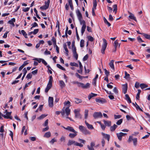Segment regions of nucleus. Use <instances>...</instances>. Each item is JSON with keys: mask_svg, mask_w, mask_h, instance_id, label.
Instances as JSON below:
<instances>
[{"mask_svg": "<svg viewBox=\"0 0 150 150\" xmlns=\"http://www.w3.org/2000/svg\"><path fill=\"white\" fill-rule=\"evenodd\" d=\"M70 112L71 110L69 108V107H66L65 109L64 107L62 109L61 115L63 117L65 116V114H66L67 116H68L70 114Z\"/></svg>", "mask_w": 150, "mask_h": 150, "instance_id": "1", "label": "nucleus"}, {"mask_svg": "<svg viewBox=\"0 0 150 150\" xmlns=\"http://www.w3.org/2000/svg\"><path fill=\"white\" fill-rule=\"evenodd\" d=\"M79 130L84 134L86 135L87 134H90L91 132L83 126L82 125H79Z\"/></svg>", "mask_w": 150, "mask_h": 150, "instance_id": "2", "label": "nucleus"}, {"mask_svg": "<svg viewBox=\"0 0 150 150\" xmlns=\"http://www.w3.org/2000/svg\"><path fill=\"white\" fill-rule=\"evenodd\" d=\"M103 43L102 45V48L101 49V52L103 54H105V51L106 48L107 42V41L104 38L103 39Z\"/></svg>", "mask_w": 150, "mask_h": 150, "instance_id": "3", "label": "nucleus"}, {"mask_svg": "<svg viewBox=\"0 0 150 150\" xmlns=\"http://www.w3.org/2000/svg\"><path fill=\"white\" fill-rule=\"evenodd\" d=\"M50 2V0H48L47 2L45 1V5L42 6H41L40 8L41 10H46L49 7Z\"/></svg>", "mask_w": 150, "mask_h": 150, "instance_id": "4", "label": "nucleus"}, {"mask_svg": "<svg viewBox=\"0 0 150 150\" xmlns=\"http://www.w3.org/2000/svg\"><path fill=\"white\" fill-rule=\"evenodd\" d=\"M93 116L95 119L101 118L103 116L102 114L100 112H95L93 115Z\"/></svg>", "mask_w": 150, "mask_h": 150, "instance_id": "5", "label": "nucleus"}, {"mask_svg": "<svg viewBox=\"0 0 150 150\" xmlns=\"http://www.w3.org/2000/svg\"><path fill=\"white\" fill-rule=\"evenodd\" d=\"M74 113L75 114V118L80 119H81L82 116L79 112V111H78L77 109H75Z\"/></svg>", "mask_w": 150, "mask_h": 150, "instance_id": "6", "label": "nucleus"}, {"mask_svg": "<svg viewBox=\"0 0 150 150\" xmlns=\"http://www.w3.org/2000/svg\"><path fill=\"white\" fill-rule=\"evenodd\" d=\"M11 113V112H8L6 113V115H2V116L4 117V118L10 119L11 120H12V117L11 116H10Z\"/></svg>", "mask_w": 150, "mask_h": 150, "instance_id": "7", "label": "nucleus"}, {"mask_svg": "<svg viewBox=\"0 0 150 150\" xmlns=\"http://www.w3.org/2000/svg\"><path fill=\"white\" fill-rule=\"evenodd\" d=\"M96 101L97 103L101 104H103L107 102L106 100L103 98H96Z\"/></svg>", "mask_w": 150, "mask_h": 150, "instance_id": "8", "label": "nucleus"}, {"mask_svg": "<svg viewBox=\"0 0 150 150\" xmlns=\"http://www.w3.org/2000/svg\"><path fill=\"white\" fill-rule=\"evenodd\" d=\"M48 104L49 107H52L53 106V98L52 97H49L48 99Z\"/></svg>", "mask_w": 150, "mask_h": 150, "instance_id": "9", "label": "nucleus"}, {"mask_svg": "<svg viewBox=\"0 0 150 150\" xmlns=\"http://www.w3.org/2000/svg\"><path fill=\"white\" fill-rule=\"evenodd\" d=\"M76 13L79 21H81V20L83 18L82 14L80 11L79 10L76 11Z\"/></svg>", "mask_w": 150, "mask_h": 150, "instance_id": "10", "label": "nucleus"}, {"mask_svg": "<svg viewBox=\"0 0 150 150\" xmlns=\"http://www.w3.org/2000/svg\"><path fill=\"white\" fill-rule=\"evenodd\" d=\"M114 46L115 47V50L113 51V52H115L117 50V48L118 47V48H119L120 47V44H119L117 40H116L114 42Z\"/></svg>", "mask_w": 150, "mask_h": 150, "instance_id": "11", "label": "nucleus"}, {"mask_svg": "<svg viewBox=\"0 0 150 150\" xmlns=\"http://www.w3.org/2000/svg\"><path fill=\"white\" fill-rule=\"evenodd\" d=\"M127 90V83L122 85V92L124 94H125Z\"/></svg>", "mask_w": 150, "mask_h": 150, "instance_id": "12", "label": "nucleus"}, {"mask_svg": "<svg viewBox=\"0 0 150 150\" xmlns=\"http://www.w3.org/2000/svg\"><path fill=\"white\" fill-rule=\"evenodd\" d=\"M62 127L65 129L67 130H68V131H70L71 132H74L75 131H76L73 128L71 127L68 126L67 127H65L64 126H63Z\"/></svg>", "mask_w": 150, "mask_h": 150, "instance_id": "13", "label": "nucleus"}, {"mask_svg": "<svg viewBox=\"0 0 150 150\" xmlns=\"http://www.w3.org/2000/svg\"><path fill=\"white\" fill-rule=\"evenodd\" d=\"M73 133H70L69 134V137L71 138H73L75 137L77 135L78 132L75 131L74 132H73Z\"/></svg>", "mask_w": 150, "mask_h": 150, "instance_id": "14", "label": "nucleus"}, {"mask_svg": "<svg viewBox=\"0 0 150 150\" xmlns=\"http://www.w3.org/2000/svg\"><path fill=\"white\" fill-rule=\"evenodd\" d=\"M85 123L88 129H94V127L93 125H91L89 124L88 122H87L86 120L85 121Z\"/></svg>", "mask_w": 150, "mask_h": 150, "instance_id": "15", "label": "nucleus"}, {"mask_svg": "<svg viewBox=\"0 0 150 150\" xmlns=\"http://www.w3.org/2000/svg\"><path fill=\"white\" fill-rule=\"evenodd\" d=\"M101 134L104 138L107 139L108 142L109 141L110 138V136L109 134H105L103 132H102Z\"/></svg>", "mask_w": 150, "mask_h": 150, "instance_id": "16", "label": "nucleus"}, {"mask_svg": "<svg viewBox=\"0 0 150 150\" xmlns=\"http://www.w3.org/2000/svg\"><path fill=\"white\" fill-rule=\"evenodd\" d=\"M15 18H13L11 19V20L8 21V23L11 25H12L13 26H14L15 24L14 23V22H15Z\"/></svg>", "mask_w": 150, "mask_h": 150, "instance_id": "17", "label": "nucleus"}, {"mask_svg": "<svg viewBox=\"0 0 150 150\" xmlns=\"http://www.w3.org/2000/svg\"><path fill=\"white\" fill-rule=\"evenodd\" d=\"M125 99L129 103H132L131 99L129 96L127 94L125 95Z\"/></svg>", "mask_w": 150, "mask_h": 150, "instance_id": "18", "label": "nucleus"}, {"mask_svg": "<svg viewBox=\"0 0 150 150\" xmlns=\"http://www.w3.org/2000/svg\"><path fill=\"white\" fill-rule=\"evenodd\" d=\"M121 134V132L116 134V135L117 137V138L120 141H121L122 137H123L122 135Z\"/></svg>", "mask_w": 150, "mask_h": 150, "instance_id": "19", "label": "nucleus"}, {"mask_svg": "<svg viewBox=\"0 0 150 150\" xmlns=\"http://www.w3.org/2000/svg\"><path fill=\"white\" fill-rule=\"evenodd\" d=\"M117 127V125L115 124H114L112 126H111L110 128V131L112 132L114 131Z\"/></svg>", "mask_w": 150, "mask_h": 150, "instance_id": "20", "label": "nucleus"}, {"mask_svg": "<svg viewBox=\"0 0 150 150\" xmlns=\"http://www.w3.org/2000/svg\"><path fill=\"white\" fill-rule=\"evenodd\" d=\"M76 142L74 141L69 140L68 141V142L67 144V145L68 146H70L73 144H74V145H75V144Z\"/></svg>", "mask_w": 150, "mask_h": 150, "instance_id": "21", "label": "nucleus"}, {"mask_svg": "<svg viewBox=\"0 0 150 150\" xmlns=\"http://www.w3.org/2000/svg\"><path fill=\"white\" fill-rule=\"evenodd\" d=\"M97 96V94H94V93H91L89 94V95L88 96V99L89 100H90L92 97H95Z\"/></svg>", "mask_w": 150, "mask_h": 150, "instance_id": "22", "label": "nucleus"}, {"mask_svg": "<svg viewBox=\"0 0 150 150\" xmlns=\"http://www.w3.org/2000/svg\"><path fill=\"white\" fill-rule=\"evenodd\" d=\"M103 122L105 125L106 126H110L111 123L110 121H107L105 120H103Z\"/></svg>", "mask_w": 150, "mask_h": 150, "instance_id": "23", "label": "nucleus"}, {"mask_svg": "<svg viewBox=\"0 0 150 150\" xmlns=\"http://www.w3.org/2000/svg\"><path fill=\"white\" fill-rule=\"evenodd\" d=\"M16 64L13 62H8L4 64H2L1 66H5L6 65H10L11 66H13Z\"/></svg>", "mask_w": 150, "mask_h": 150, "instance_id": "24", "label": "nucleus"}, {"mask_svg": "<svg viewBox=\"0 0 150 150\" xmlns=\"http://www.w3.org/2000/svg\"><path fill=\"white\" fill-rule=\"evenodd\" d=\"M51 134L50 132H46L44 135V137L48 138L51 136Z\"/></svg>", "mask_w": 150, "mask_h": 150, "instance_id": "25", "label": "nucleus"}, {"mask_svg": "<svg viewBox=\"0 0 150 150\" xmlns=\"http://www.w3.org/2000/svg\"><path fill=\"white\" fill-rule=\"evenodd\" d=\"M63 47L66 52L67 55L68 56V55L69 50L67 48V46L66 44H64Z\"/></svg>", "mask_w": 150, "mask_h": 150, "instance_id": "26", "label": "nucleus"}, {"mask_svg": "<svg viewBox=\"0 0 150 150\" xmlns=\"http://www.w3.org/2000/svg\"><path fill=\"white\" fill-rule=\"evenodd\" d=\"M129 17L130 19L134 20L135 21H137L135 17H134V14H133L131 13V14L129 16Z\"/></svg>", "mask_w": 150, "mask_h": 150, "instance_id": "27", "label": "nucleus"}, {"mask_svg": "<svg viewBox=\"0 0 150 150\" xmlns=\"http://www.w3.org/2000/svg\"><path fill=\"white\" fill-rule=\"evenodd\" d=\"M52 86V85H50L49 84H47V86L45 89V93H47L49 90L50 89L51 87Z\"/></svg>", "mask_w": 150, "mask_h": 150, "instance_id": "28", "label": "nucleus"}, {"mask_svg": "<svg viewBox=\"0 0 150 150\" xmlns=\"http://www.w3.org/2000/svg\"><path fill=\"white\" fill-rule=\"evenodd\" d=\"M23 76H22V80H23V79L24 78V77H25L27 72V71L26 69V68H24L23 69Z\"/></svg>", "mask_w": 150, "mask_h": 150, "instance_id": "29", "label": "nucleus"}, {"mask_svg": "<svg viewBox=\"0 0 150 150\" xmlns=\"http://www.w3.org/2000/svg\"><path fill=\"white\" fill-rule=\"evenodd\" d=\"M142 35L147 39L150 40V35L146 33H142Z\"/></svg>", "mask_w": 150, "mask_h": 150, "instance_id": "30", "label": "nucleus"}, {"mask_svg": "<svg viewBox=\"0 0 150 150\" xmlns=\"http://www.w3.org/2000/svg\"><path fill=\"white\" fill-rule=\"evenodd\" d=\"M86 28V26H82L81 28V34L83 35V33H84L85 29Z\"/></svg>", "mask_w": 150, "mask_h": 150, "instance_id": "31", "label": "nucleus"}, {"mask_svg": "<svg viewBox=\"0 0 150 150\" xmlns=\"http://www.w3.org/2000/svg\"><path fill=\"white\" fill-rule=\"evenodd\" d=\"M140 86L142 89H143L147 87L148 86L145 84L142 83L140 85Z\"/></svg>", "mask_w": 150, "mask_h": 150, "instance_id": "32", "label": "nucleus"}, {"mask_svg": "<svg viewBox=\"0 0 150 150\" xmlns=\"http://www.w3.org/2000/svg\"><path fill=\"white\" fill-rule=\"evenodd\" d=\"M113 11L115 12V13H116L117 10V4H114L113 6Z\"/></svg>", "mask_w": 150, "mask_h": 150, "instance_id": "33", "label": "nucleus"}, {"mask_svg": "<svg viewBox=\"0 0 150 150\" xmlns=\"http://www.w3.org/2000/svg\"><path fill=\"white\" fill-rule=\"evenodd\" d=\"M88 110H86L85 111L84 118L85 119L87 118L88 115Z\"/></svg>", "mask_w": 150, "mask_h": 150, "instance_id": "34", "label": "nucleus"}, {"mask_svg": "<svg viewBox=\"0 0 150 150\" xmlns=\"http://www.w3.org/2000/svg\"><path fill=\"white\" fill-rule=\"evenodd\" d=\"M79 68L80 69L78 70L77 71L80 74H82L83 72V66H79Z\"/></svg>", "mask_w": 150, "mask_h": 150, "instance_id": "35", "label": "nucleus"}, {"mask_svg": "<svg viewBox=\"0 0 150 150\" xmlns=\"http://www.w3.org/2000/svg\"><path fill=\"white\" fill-rule=\"evenodd\" d=\"M125 76L124 78L125 79H127L130 78L129 74H128L127 71H125Z\"/></svg>", "mask_w": 150, "mask_h": 150, "instance_id": "36", "label": "nucleus"}, {"mask_svg": "<svg viewBox=\"0 0 150 150\" xmlns=\"http://www.w3.org/2000/svg\"><path fill=\"white\" fill-rule=\"evenodd\" d=\"M75 76L77 78H79V79H82L83 78H84V76H82L79 75L77 73H76L75 74Z\"/></svg>", "mask_w": 150, "mask_h": 150, "instance_id": "37", "label": "nucleus"}, {"mask_svg": "<svg viewBox=\"0 0 150 150\" xmlns=\"http://www.w3.org/2000/svg\"><path fill=\"white\" fill-rule=\"evenodd\" d=\"M134 138L132 136H129L127 142L129 143H130L132 141H133Z\"/></svg>", "mask_w": 150, "mask_h": 150, "instance_id": "38", "label": "nucleus"}, {"mask_svg": "<svg viewBox=\"0 0 150 150\" xmlns=\"http://www.w3.org/2000/svg\"><path fill=\"white\" fill-rule=\"evenodd\" d=\"M82 100L77 98H75V102L76 104H79L82 102Z\"/></svg>", "mask_w": 150, "mask_h": 150, "instance_id": "39", "label": "nucleus"}, {"mask_svg": "<svg viewBox=\"0 0 150 150\" xmlns=\"http://www.w3.org/2000/svg\"><path fill=\"white\" fill-rule=\"evenodd\" d=\"M53 80L52 77V76H50V79L49 81L48 82V84H49L50 85H52V81Z\"/></svg>", "mask_w": 150, "mask_h": 150, "instance_id": "40", "label": "nucleus"}, {"mask_svg": "<svg viewBox=\"0 0 150 150\" xmlns=\"http://www.w3.org/2000/svg\"><path fill=\"white\" fill-rule=\"evenodd\" d=\"M84 40H81L80 42V46L81 47H84Z\"/></svg>", "mask_w": 150, "mask_h": 150, "instance_id": "41", "label": "nucleus"}, {"mask_svg": "<svg viewBox=\"0 0 150 150\" xmlns=\"http://www.w3.org/2000/svg\"><path fill=\"white\" fill-rule=\"evenodd\" d=\"M33 59L36 61H37V62L39 63H40L42 61V59L38 58H35Z\"/></svg>", "mask_w": 150, "mask_h": 150, "instance_id": "42", "label": "nucleus"}, {"mask_svg": "<svg viewBox=\"0 0 150 150\" xmlns=\"http://www.w3.org/2000/svg\"><path fill=\"white\" fill-rule=\"evenodd\" d=\"M47 116V115L45 114H42L39 117L38 119L39 120H41L45 118V117Z\"/></svg>", "mask_w": 150, "mask_h": 150, "instance_id": "43", "label": "nucleus"}, {"mask_svg": "<svg viewBox=\"0 0 150 150\" xmlns=\"http://www.w3.org/2000/svg\"><path fill=\"white\" fill-rule=\"evenodd\" d=\"M134 145L136 146L137 145V138H134L133 140Z\"/></svg>", "mask_w": 150, "mask_h": 150, "instance_id": "44", "label": "nucleus"}, {"mask_svg": "<svg viewBox=\"0 0 150 150\" xmlns=\"http://www.w3.org/2000/svg\"><path fill=\"white\" fill-rule=\"evenodd\" d=\"M60 140L61 142H64L65 141V137L62 136L60 139Z\"/></svg>", "mask_w": 150, "mask_h": 150, "instance_id": "45", "label": "nucleus"}, {"mask_svg": "<svg viewBox=\"0 0 150 150\" xmlns=\"http://www.w3.org/2000/svg\"><path fill=\"white\" fill-rule=\"evenodd\" d=\"M79 22L81 25L82 24V26H86V22L84 20H83L82 19L81 20V21H79Z\"/></svg>", "mask_w": 150, "mask_h": 150, "instance_id": "46", "label": "nucleus"}, {"mask_svg": "<svg viewBox=\"0 0 150 150\" xmlns=\"http://www.w3.org/2000/svg\"><path fill=\"white\" fill-rule=\"evenodd\" d=\"M52 40L53 42L54 45H56V40L55 38L53 37L52 38Z\"/></svg>", "mask_w": 150, "mask_h": 150, "instance_id": "47", "label": "nucleus"}, {"mask_svg": "<svg viewBox=\"0 0 150 150\" xmlns=\"http://www.w3.org/2000/svg\"><path fill=\"white\" fill-rule=\"evenodd\" d=\"M34 11L35 12V13L36 15V17L39 19H40V17L39 16V15L38 14V11L36 10V8H34Z\"/></svg>", "mask_w": 150, "mask_h": 150, "instance_id": "48", "label": "nucleus"}, {"mask_svg": "<svg viewBox=\"0 0 150 150\" xmlns=\"http://www.w3.org/2000/svg\"><path fill=\"white\" fill-rule=\"evenodd\" d=\"M116 65H123V63L122 61H117L115 62Z\"/></svg>", "mask_w": 150, "mask_h": 150, "instance_id": "49", "label": "nucleus"}, {"mask_svg": "<svg viewBox=\"0 0 150 150\" xmlns=\"http://www.w3.org/2000/svg\"><path fill=\"white\" fill-rule=\"evenodd\" d=\"M123 120L122 119H120L119 120L116 122V124L117 125H120L122 122Z\"/></svg>", "mask_w": 150, "mask_h": 150, "instance_id": "50", "label": "nucleus"}, {"mask_svg": "<svg viewBox=\"0 0 150 150\" xmlns=\"http://www.w3.org/2000/svg\"><path fill=\"white\" fill-rule=\"evenodd\" d=\"M89 86L90 84L89 83H87L85 85H84V84L83 88H88L89 87Z\"/></svg>", "mask_w": 150, "mask_h": 150, "instance_id": "51", "label": "nucleus"}, {"mask_svg": "<svg viewBox=\"0 0 150 150\" xmlns=\"http://www.w3.org/2000/svg\"><path fill=\"white\" fill-rule=\"evenodd\" d=\"M88 39L89 41L91 42H93L94 40L93 38L91 36H88Z\"/></svg>", "mask_w": 150, "mask_h": 150, "instance_id": "52", "label": "nucleus"}, {"mask_svg": "<svg viewBox=\"0 0 150 150\" xmlns=\"http://www.w3.org/2000/svg\"><path fill=\"white\" fill-rule=\"evenodd\" d=\"M78 86L79 87H81L82 88H83L84 84L83 83L79 82L78 84Z\"/></svg>", "mask_w": 150, "mask_h": 150, "instance_id": "53", "label": "nucleus"}, {"mask_svg": "<svg viewBox=\"0 0 150 150\" xmlns=\"http://www.w3.org/2000/svg\"><path fill=\"white\" fill-rule=\"evenodd\" d=\"M59 83L61 87H64L65 86V84L63 81H60Z\"/></svg>", "mask_w": 150, "mask_h": 150, "instance_id": "54", "label": "nucleus"}, {"mask_svg": "<svg viewBox=\"0 0 150 150\" xmlns=\"http://www.w3.org/2000/svg\"><path fill=\"white\" fill-rule=\"evenodd\" d=\"M64 105H68V107H69L70 106V102L68 100L67 101H66L64 103Z\"/></svg>", "mask_w": 150, "mask_h": 150, "instance_id": "55", "label": "nucleus"}, {"mask_svg": "<svg viewBox=\"0 0 150 150\" xmlns=\"http://www.w3.org/2000/svg\"><path fill=\"white\" fill-rule=\"evenodd\" d=\"M113 92L116 94H118V90L116 87H114L113 89Z\"/></svg>", "mask_w": 150, "mask_h": 150, "instance_id": "56", "label": "nucleus"}, {"mask_svg": "<svg viewBox=\"0 0 150 150\" xmlns=\"http://www.w3.org/2000/svg\"><path fill=\"white\" fill-rule=\"evenodd\" d=\"M114 116L115 119H117L120 118L122 117V115H115Z\"/></svg>", "mask_w": 150, "mask_h": 150, "instance_id": "57", "label": "nucleus"}, {"mask_svg": "<svg viewBox=\"0 0 150 150\" xmlns=\"http://www.w3.org/2000/svg\"><path fill=\"white\" fill-rule=\"evenodd\" d=\"M57 141L56 140L55 138H53L52 139V140L50 142V143L52 144H53L54 142Z\"/></svg>", "mask_w": 150, "mask_h": 150, "instance_id": "58", "label": "nucleus"}, {"mask_svg": "<svg viewBox=\"0 0 150 150\" xmlns=\"http://www.w3.org/2000/svg\"><path fill=\"white\" fill-rule=\"evenodd\" d=\"M135 104L136 105H135V107L137 110H139L141 111H142V110L140 108L139 106L135 102Z\"/></svg>", "mask_w": 150, "mask_h": 150, "instance_id": "59", "label": "nucleus"}, {"mask_svg": "<svg viewBox=\"0 0 150 150\" xmlns=\"http://www.w3.org/2000/svg\"><path fill=\"white\" fill-rule=\"evenodd\" d=\"M107 8L109 13H111L112 10V8L110 7L107 6Z\"/></svg>", "mask_w": 150, "mask_h": 150, "instance_id": "60", "label": "nucleus"}, {"mask_svg": "<svg viewBox=\"0 0 150 150\" xmlns=\"http://www.w3.org/2000/svg\"><path fill=\"white\" fill-rule=\"evenodd\" d=\"M97 5V2L96 0H94L93 1V8H96Z\"/></svg>", "mask_w": 150, "mask_h": 150, "instance_id": "61", "label": "nucleus"}, {"mask_svg": "<svg viewBox=\"0 0 150 150\" xmlns=\"http://www.w3.org/2000/svg\"><path fill=\"white\" fill-rule=\"evenodd\" d=\"M32 77V74L30 73H29L26 76V78L28 79H29L31 78Z\"/></svg>", "mask_w": 150, "mask_h": 150, "instance_id": "62", "label": "nucleus"}, {"mask_svg": "<svg viewBox=\"0 0 150 150\" xmlns=\"http://www.w3.org/2000/svg\"><path fill=\"white\" fill-rule=\"evenodd\" d=\"M139 83L137 81L136 83H135V87L137 88H139Z\"/></svg>", "mask_w": 150, "mask_h": 150, "instance_id": "63", "label": "nucleus"}, {"mask_svg": "<svg viewBox=\"0 0 150 150\" xmlns=\"http://www.w3.org/2000/svg\"><path fill=\"white\" fill-rule=\"evenodd\" d=\"M104 70L106 76H108L109 75V72L106 69H104Z\"/></svg>", "mask_w": 150, "mask_h": 150, "instance_id": "64", "label": "nucleus"}]
</instances>
